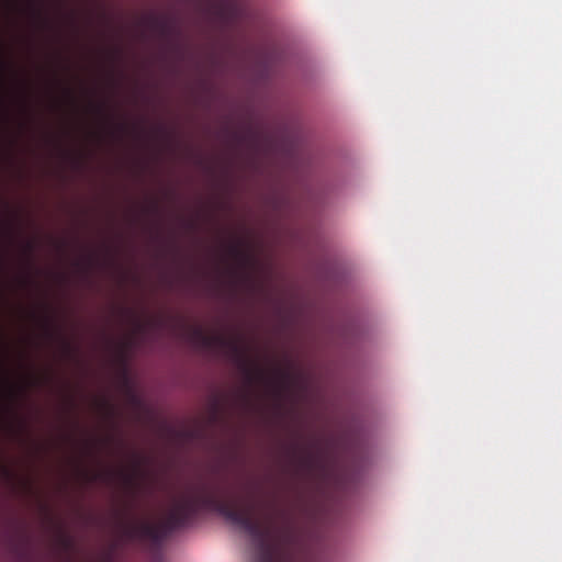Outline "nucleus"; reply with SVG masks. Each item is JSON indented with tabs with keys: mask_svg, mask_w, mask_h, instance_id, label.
<instances>
[{
	"mask_svg": "<svg viewBox=\"0 0 562 562\" xmlns=\"http://www.w3.org/2000/svg\"><path fill=\"white\" fill-rule=\"evenodd\" d=\"M201 508L216 512L229 524L245 532L262 552V562H291L279 561L272 555V542L280 533L277 524L280 512L274 506H270V510L259 517L255 515L252 505L245 506L236 499L224 498L211 492L182 496L175 503L166 519L161 521H126L122 526L123 532L130 540H150L158 543L173 530L188 526Z\"/></svg>",
	"mask_w": 562,
	"mask_h": 562,
	"instance_id": "f257e3e1",
	"label": "nucleus"
},
{
	"mask_svg": "<svg viewBox=\"0 0 562 562\" xmlns=\"http://www.w3.org/2000/svg\"><path fill=\"white\" fill-rule=\"evenodd\" d=\"M194 335L203 347L225 350L244 372L249 382H255L263 378L262 370L250 361L238 341L220 334H204L201 329H195Z\"/></svg>",
	"mask_w": 562,
	"mask_h": 562,
	"instance_id": "f03ea898",
	"label": "nucleus"
},
{
	"mask_svg": "<svg viewBox=\"0 0 562 562\" xmlns=\"http://www.w3.org/2000/svg\"><path fill=\"white\" fill-rule=\"evenodd\" d=\"M254 137L261 139L271 150L284 149L289 153L294 151L293 143L288 139V136L283 132L280 135H270L265 132H256Z\"/></svg>",
	"mask_w": 562,
	"mask_h": 562,
	"instance_id": "7ed1b4c3",
	"label": "nucleus"
},
{
	"mask_svg": "<svg viewBox=\"0 0 562 562\" xmlns=\"http://www.w3.org/2000/svg\"><path fill=\"white\" fill-rule=\"evenodd\" d=\"M72 136V131H71V127L69 125L65 126V128L63 130V134L58 140V146H59V153H60V156L64 160H66L67 162H70L75 166L79 165V161H80V157L79 155L74 150L71 149L66 143L67 140Z\"/></svg>",
	"mask_w": 562,
	"mask_h": 562,
	"instance_id": "20e7f679",
	"label": "nucleus"
},
{
	"mask_svg": "<svg viewBox=\"0 0 562 562\" xmlns=\"http://www.w3.org/2000/svg\"><path fill=\"white\" fill-rule=\"evenodd\" d=\"M61 106L64 110L75 109L77 106V99L74 90L65 82H61Z\"/></svg>",
	"mask_w": 562,
	"mask_h": 562,
	"instance_id": "39448f33",
	"label": "nucleus"
},
{
	"mask_svg": "<svg viewBox=\"0 0 562 562\" xmlns=\"http://www.w3.org/2000/svg\"><path fill=\"white\" fill-rule=\"evenodd\" d=\"M58 541H59L60 546L63 547V549H65L67 551L71 550L75 546L74 537L68 531H65V530H61L59 532Z\"/></svg>",
	"mask_w": 562,
	"mask_h": 562,
	"instance_id": "423d86ee",
	"label": "nucleus"
},
{
	"mask_svg": "<svg viewBox=\"0 0 562 562\" xmlns=\"http://www.w3.org/2000/svg\"><path fill=\"white\" fill-rule=\"evenodd\" d=\"M60 345H61V350H63L64 355L66 357H71L74 351H75L72 344L67 338L61 336L60 337Z\"/></svg>",
	"mask_w": 562,
	"mask_h": 562,
	"instance_id": "0eeeda50",
	"label": "nucleus"
},
{
	"mask_svg": "<svg viewBox=\"0 0 562 562\" xmlns=\"http://www.w3.org/2000/svg\"><path fill=\"white\" fill-rule=\"evenodd\" d=\"M154 25L161 34H167L169 31V26L166 21L155 20Z\"/></svg>",
	"mask_w": 562,
	"mask_h": 562,
	"instance_id": "6e6552de",
	"label": "nucleus"
},
{
	"mask_svg": "<svg viewBox=\"0 0 562 562\" xmlns=\"http://www.w3.org/2000/svg\"><path fill=\"white\" fill-rule=\"evenodd\" d=\"M29 11H30V24H33L35 19V0H29ZM32 27V25H30Z\"/></svg>",
	"mask_w": 562,
	"mask_h": 562,
	"instance_id": "1a4fd4ad",
	"label": "nucleus"
},
{
	"mask_svg": "<svg viewBox=\"0 0 562 562\" xmlns=\"http://www.w3.org/2000/svg\"><path fill=\"white\" fill-rule=\"evenodd\" d=\"M123 480L127 485H133L134 477L131 474L122 473Z\"/></svg>",
	"mask_w": 562,
	"mask_h": 562,
	"instance_id": "9d476101",
	"label": "nucleus"
},
{
	"mask_svg": "<svg viewBox=\"0 0 562 562\" xmlns=\"http://www.w3.org/2000/svg\"><path fill=\"white\" fill-rule=\"evenodd\" d=\"M72 265H74V267H75L76 269H79V270H83V269H85V265H83V262H82V261H80V260H75V261L72 262Z\"/></svg>",
	"mask_w": 562,
	"mask_h": 562,
	"instance_id": "9b49d317",
	"label": "nucleus"
},
{
	"mask_svg": "<svg viewBox=\"0 0 562 562\" xmlns=\"http://www.w3.org/2000/svg\"><path fill=\"white\" fill-rule=\"evenodd\" d=\"M59 249H60V251L66 252L68 249V243L66 240H61L59 243Z\"/></svg>",
	"mask_w": 562,
	"mask_h": 562,
	"instance_id": "f8f14e48",
	"label": "nucleus"
},
{
	"mask_svg": "<svg viewBox=\"0 0 562 562\" xmlns=\"http://www.w3.org/2000/svg\"><path fill=\"white\" fill-rule=\"evenodd\" d=\"M34 317H35V310H34V307L31 305V306H30V318H31V321H32V319H34Z\"/></svg>",
	"mask_w": 562,
	"mask_h": 562,
	"instance_id": "ddd939ff",
	"label": "nucleus"
},
{
	"mask_svg": "<svg viewBox=\"0 0 562 562\" xmlns=\"http://www.w3.org/2000/svg\"><path fill=\"white\" fill-rule=\"evenodd\" d=\"M29 247H30V250L32 251V249H33V247H34V240H33V238H31V239H30Z\"/></svg>",
	"mask_w": 562,
	"mask_h": 562,
	"instance_id": "4468645a",
	"label": "nucleus"
},
{
	"mask_svg": "<svg viewBox=\"0 0 562 562\" xmlns=\"http://www.w3.org/2000/svg\"><path fill=\"white\" fill-rule=\"evenodd\" d=\"M33 383H34V376H33V374L31 373V374H30V384H33Z\"/></svg>",
	"mask_w": 562,
	"mask_h": 562,
	"instance_id": "2eb2a0df",
	"label": "nucleus"
},
{
	"mask_svg": "<svg viewBox=\"0 0 562 562\" xmlns=\"http://www.w3.org/2000/svg\"><path fill=\"white\" fill-rule=\"evenodd\" d=\"M66 70L69 71L70 70V66L67 64L66 65Z\"/></svg>",
	"mask_w": 562,
	"mask_h": 562,
	"instance_id": "dca6fc26",
	"label": "nucleus"
}]
</instances>
